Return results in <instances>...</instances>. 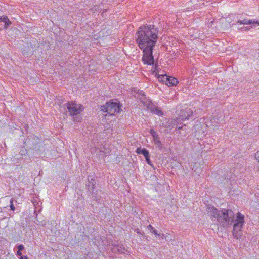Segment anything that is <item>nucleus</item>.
Here are the masks:
<instances>
[{
	"label": "nucleus",
	"mask_w": 259,
	"mask_h": 259,
	"mask_svg": "<svg viewBox=\"0 0 259 259\" xmlns=\"http://www.w3.org/2000/svg\"><path fill=\"white\" fill-rule=\"evenodd\" d=\"M66 104L70 113H80L84 109L82 105L77 103L76 101L68 102Z\"/></svg>",
	"instance_id": "8"
},
{
	"label": "nucleus",
	"mask_w": 259,
	"mask_h": 259,
	"mask_svg": "<svg viewBox=\"0 0 259 259\" xmlns=\"http://www.w3.org/2000/svg\"><path fill=\"white\" fill-rule=\"evenodd\" d=\"M10 208H11V210H12V211H14L15 210V208L14 206V204H13V198H12L10 200Z\"/></svg>",
	"instance_id": "21"
},
{
	"label": "nucleus",
	"mask_w": 259,
	"mask_h": 259,
	"mask_svg": "<svg viewBox=\"0 0 259 259\" xmlns=\"http://www.w3.org/2000/svg\"><path fill=\"white\" fill-rule=\"evenodd\" d=\"M145 158L146 161L147 162V164H148L149 165H151V166H152V163H151V161H150V158H149V155H148L147 156L145 157Z\"/></svg>",
	"instance_id": "23"
},
{
	"label": "nucleus",
	"mask_w": 259,
	"mask_h": 259,
	"mask_svg": "<svg viewBox=\"0 0 259 259\" xmlns=\"http://www.w3.org/2000/svg\"><path fill=\"white\" fill-rule=\"evenodd\" d=\"M107 115H108V116H109L110 115H115V114H105V117H106Z\"/></svg>",
	"instance_id": "30"
},
{
	"label": "nucleus",
	"mask_w": 259,
	"mask_h": 259,
	"mask_svg": "<svg viewBox=\"0 0 259 259\" xmlns=\"http://www.w3.org/2000/svg\"><path fill=\"white\" fill-rule=\"evenodd\" d=\"M159 237H161L162 239H165L166 240H171L169 237H168L167 236H166L165 235L162 234V235H160V236Z\"/></svg>",
	"instance_id": "22"
},
{
	"label": "nucleus",
	"mask_w": 259,
	"mask_h": 259,
	"mask_svg": "<svg viewBox=\"0 0 259 259\" xmlns=\"http://www.w3.org/2000/svg\"><path fill=\"white\" fill-rule=\"evenodd\" d=\"M149 133L151 134V135L152 136L153 139L155 138V137L158 136V135L157 134L156 132L153 130L151 129L149 131Z\"/></svg>",
	"instance_id": "19"
},
{
	"label": "nucleus",
	"mask_w": 259,
	"mask_h": 259,
	"mask_svg": "<svg viewBox=\"0 0 259 259\" xmlns=\"http://www.w3.org/2000/svg\"><path fill=\"white\" fill-rule=\"evenodd\" d=\"M180 113H193L192 111H190V109L185 108L182 109L180 111Z\"/></svg>",
	"instance_id": "18"
},
{
	"label": "nucleus",
	"mask_w": 259,
	"mask_h": 259,
	"mask_svg": "<svg viewBox=\"0 0 259 259\" xmlns=\"http://www.w3.org/2000/svg\"><path fill=\"white\" fill-rule=\"evenodd\" d=\"M154 73L157 74V72L156 71V69L154 71Z\"/></svg>",
	"instance_id": "33"
},
{
	"label": "nucleus",
	"mask_w": 259,
	"mask_h": 259,
	"mask_svg": "<svg viewBox=\"0 0 259 259\" xmlns=\"http://www.w3.org/2000/svg\"><path fill=\"white\" fill-rule=\"evenodd\" d=\"M20 259H28L26 256H21Z\"/></svg>",
	"instance_id": "28"
},
{
	"label": "nucleus",
	"mask_w": 259,
	"mask_h": 259,
	"mask_svg": "<svg viewBox=\"0 0 259 259\" xmlns=\"http://www.w3.org/2000/svg\"><path fill=\"white\" fill-rule=\"evenodd\" d=\"M255 24H257L259 25V20L256 21H255Z\"/></svg>",
	"instance_id": "31"
},
{
	"label": "nucleus",
	"mask_w": 259,
	"mask_h": 259,
	"mask_svg": "<svg viewBox=\"0 0 259 259\" xmlns=\"http://www.w3.org/2000/svg\"><path fill=\"white\" fill-rule=\"evenodd\" d=\"M115 250H117L118 252L121 253H124L125 250V247L122 245H117L114 248Z\"/></svg>",
	"instance_id": "15"
},
{
	"label": "nucleus",
	"mask_w": 259,
	"mask_h": 259,
	"mask_svg": "<svg viewBox=\"0 0 259 259\" xmlns=\"http://www.w3.org/2000/svg\"><path fill=\"white\" fill-rule=\"evenodd\" d=\"M136 152L139 154L143 155L145 157L149 155L148 151L145 148L141 149L140 148H138L136 150Z\"/></svg>",
	"instance_id": "12"
},
{
	"label": "nucleus",
	"mask_w": 259,
	"mask_h": 259,
	"mask_svg": "<svg viewBox=\"0 0 259 259\" xmlns=\"http://www.w3.org/2000/svg\"><path fill=\"white\" fill-rule=\"evenodd\" d=\"M182 128V126H181V127H178V130H179L181 129Z\"/></svg>",
	"instance_id": "34"
},
{
	"label": "nucleus",
	"mask_w": 259,
	"mask_h": 259,
	"mask_svg": "<svg viewBox=\"0 0 259 259\" xmlns=\"http://www.w3.org/2000/svg\"><path fill=\"white\" fill-rule=\"evenodd\" d=\"M242 24H255V20H248V19H243L242 20Z\"/></svg>",
	"instance_id": "17"
},
{
	"label": "nucleus",
	"mask_w": 259,
	"mask_h": 259,
	"mask_svg": "<svg viewBox=\"0 0 259 259\" xmlns=\"http://www.w3.org/2000/svg\"><path fill=\"white\" fill-rule=\"evenodd\" d=\"M94 179H93V178H90L89 177H88V181H89V184L88 185H87L88 187L89 186H90L91 188H92V184H94Z\"/></svg>",
	"instance_id": "20"
},
{
	"label": "nucleus",
	"mask_w": 259,
	"mask_h": 259,
	"mask_svg": "<svg viewBox=\"0 0 259 259\" xmlns=\"http://www.w3.org/2000/svg\"><path fill=\"white\" fill-rule=\"evenodd\" d=\"M257 171L258 172H259V166L257 167Z\"/></svg>",
	"instance_id": "32"
},
{
	"label": "nucleus",
	"mask_w": 259,
	"mask_h": 259,
	"mask_svg": "<svg viewBox=\"0 0 259 259\" xmlns=\"http://www.w3.org/2000/svg\"><path fill=\"white\" fill-rule=\"evenodd\" d=\"M244 224V215L240 212L237 214V218L234 220L233 230L232 231L234 237L237 239H240L242 236L241 229Z\"/></svg>",
	"instance_id": "4"
},
{
	"label": "nucleus",
	"mask_w": 259,
	"mask_h": 259,
	"mask_svg": "<svg viewBox=\"0 0 259 259\" xmlns=\"http://www.w3.org/2000/svg\"><path fill=\"white\" fill-rule=\"evenodd\" d=\"M153 139L156 147L159 149H162L163 146L162 144L160 141V138L159 136H157Z\"/></svg>",
	"instance_id": "13"
},
{
	"label": "nucleus",
	"mask_w": 259,
	"mask_h": 259,
	"mask_svg": "<svg viewBox=\"0 0 259 259\" xmlns=\"http://www.w3.org/2000/svg\"><path fill=\"white\" fill-rule=\"evenodd\" d=\"M138 93L140 96L139 100L141 103L145 106L148 111H150L152 113H163L161 110L158 109L156 105L146 98V95L143 91H139Z\"/></svg>",
	"instance_id": "6"
},
{
	"label": "nucleus",
	"mask_w": 259,
	"mask_h": 259,
	"mask_svg": "<svg viewBox=\"0 0 259 259\" xmlns=\"http://www.w3.org/2000/svg\"><path fill=\"white\" fill-rule=\"evenodd\" d=\"M122 104L117 99H112L102 106V110L107 113H120L122 110Z\"/></svg>",
	"instance_id": "3"
},
{
	"label": "nucleus",
	"mask_w": 259,
	"mask_h": 259,
	"mask_svg": "<svg viewBox=\"0 0 259 259\" xmlns=\"http://www.w3.org/2000/svg\"><path fill=\"white\" fill-rule=\"evenodd\" d=\"M159 28L154 25H144L138 28L135 34V40L139 48L143 51L142 61L144 64L153 65V48L158 39Z\"/></svg>",
	"instance_id": "1"
},
{
	"label": "nucleus",
	"mask_w": 259,
	"mask_h": 259,
	"mask_svg": "<svg viewBox=\"0 0 259 259\" xmlns=\"http://www.w3.org/2000/svg\"><path fill=\"white\" fill-rule=\"evenodd\" d=\"M1 22L4 23L3 28L5 29H7L12 24L11 21L9 19L8 17L5 15L0 16V23ZM2 29V28L0 27V30H1Z\"/></svg>",
	"instance_id": "11"
},
{
	"label": "nucleus",
	"mask_w": 259,
	"mask_h": 259,
	"mask_svg": "<svg viewBox=\"0 0 259 259\" xmlns=\"http://www.w3.org/2000/svg\"><path fill=\"white\" fill-rule=\"evenodd\" d=\"M138 93L140 96L139 100L141 103L145 106L148 111H150L152 113H163L161 110L158 109L156 105L146 98V95L143 91H139Z\"/></svg>",
	"instance_id": "5"
},
{
	"label": "nucleus",
	"mask_w": 259,
	"mask_h": 259,
	"mask_svg": "<svg viewBox=\"0 0 259 259\" xmlns=\"http://www.w3.org/2000/svg\"><path fill=\"white\" fill-rule=\"evenodd\" d=\"M17 255L18 256H21V255H22L21 251L18 250L17 252Z\"/></svg>",
	"instance_id": "27"
},
{
	"label": "nucleus",
	"mask_w": 259,
	"mask_h": 259,
	"mask_svg": "<svg viewBox=\"0 0 259 259\" xmlns=\"http://www.w3.org/2000/svg\"><path fill=\"white\" fill-rule=\"evenodd\" d=\"M24 247L23 245L21 244V245H19L17 247V249H18V250L19 251H22L24 249Z\"/></svg>",
	"instance_id": "24"
},
{
	"label": "nucleus",
	"mask_w": 259,
	"mask_h": 259,
	"mask_svg": "<svg viewBox=\"0 0 259 259\" xmlns=\"http://www.w3.org/2000/svg\"><path fill=\"white\" fill-rule=\"evenodd\" d=\"M255 158L259 162V150L255 153Z\"/></svg>",
	"instance_id": "25"
},
{
	"label": "nucleus",
	"mask_w": 259,
	"mask_h": 259,
	"mask_svg": "<svg viewBox=\"0 0 259 259\" xmlns=\"http://www.w3.org/2000/svg\"><path fill=\"white\" fill-rule=\"evenodd\" d=\"M158 78L161 81L165 82L168 86H175L178 83V81L176 78L167 75H159Z\"/></svg>",
	"instance_id": "9"
},
{
	"label": "nucleus",
	"mask_w": 259,
	"mask_h": 259,
	"mask_svg": "<svg viewBox=\"0 0 259 259\" xmlns=\"http://www.w3.org/2000/svg\"><path fill=\"white\" fill-rule=\"evenodd\" d=\"M239 30H249L250 28H248V27H241V28H238Z\"/></svg>",
	"instance_id": "26"
},
{
	"label": "nucleus",
	"mask_w": 259,
	"mask_h": 259,
	"mask_svg": "<svg viewBox=\"0 0 259 259\" xmlns=\"http://www.w3.org/2000/svg\"><path fill=\"white\" fill-rule=\"evenodd\" d=\"M237 23H239V24H242V20H239L237 21Z\"/></svg>",
	"instance_id": "29"
},
{
	"label": "nucleus",
	"mask_w": 259,
	"mask_h": 259,
	"mask_svg": "<svg viewBox=\"0 0 259 259\" xmlns=\"http://www.w3.org/2000/svg\"><path fill=\"white\" fill-rule=\"evenodd\" d=\"M208 213L211 219H217L220 225L223 227L228 228L234 221V212L230 209H223L219 211L212 206H207Z\"/></svg>",
	"instance_id": "2"
},
{
	"label": "nucleus",
	"mask_w": 259,
	"mask_h": 259,
	"mask_svg": "<svg viewBox=\"0 0 259 259\" xmlns=\"http://www.w3.org/2000/svg\"><path fill=\"white\" fill-rule=\"evenodd\" d=\"M147 229L152 233L154 234L156 237H159L160 236V234L158 233L157 231L155 230L151 225H149L147 226Z\"/></svg>",
	"instance_id": "14"
},
{
	"label": "nucleus",
	"mask_w": 259,
	"mask_h": 259,
	"mask_svg": "<svg viewBox=\"0 0 259 259\" xmlns=\"http://www.w3.org/2000/svg\"><path fill=\"white\" fill-rule=\"evenodd\" d=\"M38 46L37 41L36 39H32L26 46L22 48V54L24 56L28 57L33 54L35 49Z\"/></svg>",
	"instance_id": "7"
},
{
	"label": "nucleus",
	"mask_w": 259,
	"mask_h": 259,
	"mask_svg": "<svg viewBox=\"0 0 259 259\" xmlns=\"http://www.w3.org/2000/svg\"><path fill=\"white\" fill-rule=\"evenodd\" d=\"M69 116H70L71 119L76 122H80L81 120V118L79 114H69Z\"/></svg>",
	"instance_id": "16"
},
{
	"label": "nucleus",
	"mask_w": 259,
	"mask_h": 259,
	"mask_svg": "<svg viewBox=\"0 0 259 259\" xmlns=\"http://www.w3.org/2000/svg\"><path fill=\"white\" fill-rule=\"evenodd\" d=\"M95 184H92V188L89 186L88 191L95 200L100 201L102 198L101 194L102 193L101 191L99 190H96L95 191Z\"/></svg>",
	"instance_id": "10"
}]
</instances>
